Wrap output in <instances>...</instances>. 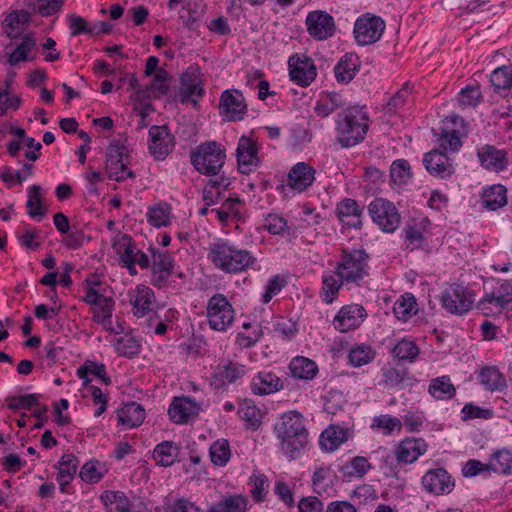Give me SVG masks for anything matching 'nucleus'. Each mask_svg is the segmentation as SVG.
I'll list each match as a JSON object with an SVG mask.
<instances>
[{
  "label": "nucleus",
  "mask_w": 512,
  "mask_h": 512,
  "mask_svg": "<svg viewBox=\"0 0 512 512\" xmlns=\"http://www.w3.org/2000/svg\"><path fill=\"white\" fill-rule=\"evenodd\" d=\"M200 409V404L191 397H175L169 406L168 415L174 423L184 424L196 416Z\"/></svg>",
  "instance_id": "5701e85b"
},
{
  "label": "nucleus",
  "mask_w": 512,
  "mask_h": 512,
  "mask_svg": "<svg viewBox=\"0 0 512 512\" xmlns=\"http://www.w3.org/2000/svg\"><path fill=\"white\" fill-rule=\"evenodd\" d=\"M490 83L498 93L509 90L512 87V66L503 65L493 70Z\"/></svg>",
  "instance_id": "37998d69"
},
{
  "label": "nucleus",
  "mask_w": 512,
  "mask_h": 512,
  "mask_svg": "<svg viewBox=\"0 0 512 512\" xmlns=\"http://www.w3.org/2000/svg\"><path fill=\"white\" fill-rule=\"evenodd\" d=\"M105 171L108 177L117 182L135 178V173L127 168L123 147L110 145L106 153Z\"/></svg>",
  "instance_id": "ddd939ff"
},
{
  "label": "nucleus",
  "mask_w": 512,
  "mask_h": 512,
  "mask_svg": "<svg viewBox=\"0 0 512 512\" xmlns=\"http://www.w3.org/2000/svg\"><path fill=\"white\" fill-rule=\"evenodd\" d=\"M30 19V12L15 10L5 17L2 22V28L9 38H16L20 35L22 27L29 23Z\"/></svg>",
  "instance_id": "f704fd0d"
},
{
  "label": "nucleus",
  "mask_w": 512,
  "mask_h": 512,
  "mask_svg": "<svg viewBox=\"0 0 512 512\" xmlns=\"http://www.w3.org/2000/svg\"><path fill=\"white\" fill-rule=\"evenodd\" d=\"M305 24L309 35L319 41L332 37L336 30L334 18L323 10L309 12Z\"/></svg>",
  "instance_id": "4468645a"
},
{
  "label": "nucleus",
  "mask_w": 512,
  "mask_h": 512,
  "mask_svg": "<svg viewBox=\"0 0 512 512\" xmlns=\"http://www.w3.org/2000/svg\"><path fill=\"white\" fill-rule=\"evenodd\" d=\"M41 187L33 184L28 188V199L26 202L27 213L31 218L41 219L45 216V209L41 202Z\"/></svg>",
  "instance_id": "de8ad7c7"
},
{
  "label": "nucleus",
  "mask_w": 512,
  "mask_h": 512,
  "mask_svg": "<svg viewBox=\"0 0 512 512\" xmlns=\"http://www.w3.org/2000/svg\"><path fill=\"white\" fill-rule=\"evenodd\" d=\"M348 439V430L339 425H330L320 436V445L327 452L335 451Z\"/></svg>",
  "instance_id": "72a5a7b5"
},
{
  "label": "nucleus",
  "mask_w": 512,
  "mask_h": 512,
  "mask_svg": "<svg viewBox=\"0 0 512 512\" xmlns=\"http://www.w3.org/2000/svg\"><path fill=\"white\" fill-rule=\"evenodd\" d=\"M251 496L255 501L262 502L267 495L268 478L264 474H253L249 478Z\"/></svg>",
  "instance_id": "0e129e2a"
},
{
  "label": "nucleus",
  "mask_w": 512,
  "mask_h": 512,
  "mask_svg": "<svg viewBox=\"0 0 512 512\" xmlns=\"http://www.w3.org/2000/svg\"><path fill=\"white\" fill-rule=\"evenodd\" d=\"M247 373L246 366L233 361H223L215 369L211 377V385L222 389L227 384H233Z\"/></svg>",
  "instance_id": "412c9836"
},
{
  "label": "nucleus",
  "mask_w": 512,
  "mask_h": 512,
  "mask_svg": "<svg viewBox=\"0 0 512 512\" xmlns=\"http://www.w3.org/2000/svg\"><path fill=\"white\" fill-rule=\"evenodd\" d=\"M345 286V282L341 277L336 275V270L331 273L324 274L322 276V289H321V298L323 302L330 304L336 298L341 289V287Z\"/></svg>",
  "instance_id": "58836bf2"
},
{
  "label": "nucleus",
  "mask_w": 512,
  "mask_h": 512,
  "mask_svg": "<svg viewBox=\"0 0 512 512\" xmlns=\"http://www.w3.org/2000/svg\"><path fill=\"white\" fill-rule=\"evenodd\" d=\"M149 151L156 160H163L173 149V138L167 126H152L149 129Z\"/></svg>",
  "instance_id": "4be33fe9"
},
{
  "label": "nucleus",
  "mask_w": 512,
  "mask_h": 512,
  "mask_svg": "<svg viewBox=\"0 0 512 512\" xmlns=\"http://www.w3.org/2000/svg\"><path fill=\"white\" fill-rule=\"evenodd\" d=\"M238 170L242 174H250L260 165L258 146L250 137L241 136L236 149Z\"/></svg>",
  "instance_id": "dca6fc26"
},
{
  "label": "nucleus",
  "mask_w": 512,
  "mask_h": 512,
  "mask_svg": "<svg viewBox=\"0 0 512 512\" xmlns=\"http://www.w3.org/2000/svg\"><path fill=\"white\" fill-rule=\"evenodd\" d=\"M220 115L228 121L242 120L247 112V105L241 91L227 89L220 96Z\"/></svg>",
  "instance_id": "f8f14e48"
},
{
  "label": "nucleus",
  "mask_w": 512,
  "mask_h": 512,
  "mask_svg": "<svg viewBox=\"0 0 512 512\" xmlns=\"http://www.w3.org/2000/svg\"><path fill=\"white\" fill-rule=\"evenodd\" d=\"M375 357V353L369 345H358L353 347L348 355L349 362L354 367H361L371 362Z\"/></svg>",
  "instance_id": "6e6d98bb"
},
{
  "label": "nucleus",
  "mask_w": 512,
  "mask_h": 512,
  "mask_svg": "<svg viewBox=\"0 0 512 512\" xmlns=\"http://www.w3.org/2000/svg\"><path fill=\"white\" fill-rule=\"evenodd\" d=\"M114 248L120 256V262L123 267L133 268L135 265L134 245L132 238L128 235L122 236L121 240L114 244Z\"/></svg>",
  "instance_id": "8fccbe9b"
},
{
  "label": "nucleus",
  "mask_w": 512,
  "mask_h": 512,
  "mask_svg": "<svg viewBox=\"0 0 512 512\" xmlns=\"http://www.w3.org/2000/svg\"><path fill=\"white\" fill-rule=\"evenodd\" d=\"M512 304V280H498L496 286L486 291L477 303V308L485 315L500 314Z\"/></svg>",
  "instance_id": "0eeeda50"
},
{
  "label": "nucleus",
  "mask_w": 512,
  "mask_h": 512,
  "mask_svg": "<svg viewBox=\"0 0 512 512\" xmlns=\"http://www.w3.org/2000/svg\"><path fill=\"white\" fill-rule=\"evenodd\" d=\"M331 478V470L327 467H320L318 468L312 476V485L313 490L318 493L322 494L327 491V488L329 486L328 481Z\"/></svg>",
  "instance_id": "338daca9"
},
{
  "label": "nucleus",
  "mask_w": 512,
  "mask_h": 512,
  "mask_svg": "<svg viewBox=\"0 0 512 512\" xmlns=\"http://www.w3.org/2000/svg\"><path fill=\"white\" fill-rule=\"evenodd\" d=\"M481 202L489 211L502 208L507 204V189L501 184L489 186L483 190Z\"/></svg>",
  "instance_id": "473e14b6"
},
{
  "label": "nucleus",
  "mask_w": 512,
  "mask_h": 512,
  "mask_svg": "<svg viewBox=\"0 0 512 512\" xmlns=\"http://www.w3.org/2000/svg\"><path fill=\"white\" fill-rule=\"evenodd\" d=\"M35 46L36 42L31 36H24L21 43L10 54L9 63L16 65L22 61L28 60V52L33 50Z\"/></svg>",
  "instance_id": "052dcab7"
},
{
  "label": "nucleus",
  "mask_w": 512,
  "mask_h": 512,
  "mask_svg": "<svg viewBox=\"0 0 512 512\" xmlns=\"http://www.w3.org/2000/svg\"><path fill=\"white\" fill-rule=\"evenodd\" d=\"M39 394H26L20 396H9L6 398L9 409L17 411L20 409H32L39 406Z\"/></svg>",
  "instance_id": "680f3d73"
},
{
  "label": "nucleus",
  "mask_w": 512,
  "mask_h": 512,
  "mask_svg": "<svg viewBox=\"0 0 512 512\" xmlns=\"http://www.w3.org/2000/svg\"><path fill=\"white\" fill-rule=\"evenodd\" d=\"M129 302L133 307V314L140 318L147 315L151 310L154 301V292L145 285H138L136 289L129 293Z\"/></svg>",
  "instance_id": "c756f323"
},
{
  "label": "nucleus",
  "mask_w": 512,
  "mask_h": 512,
  "mask_svg": "<svg viewBox=\"0 0 512 512\" xmlns=\"http://www.w3.org/2000/svg\"><path fill=\"white\" fill-rule=\"evenodd\" d=\"M141 345L132 335L125 334L120 337L115 344V351L125 357H132L139 354Z\"/></svg>",
  "instance_id": "13d9d810"
},
{
  "label": "nucleus",
  "mask_w": 512,
  "mask_h": 512,
  "mask_svg": "<svg viewBox=\"0 0 512 512\" xmlns=\"http://www.w3.org/2000/svg\"><path fill=\"white\" fill-rule=\"evenodd\" d=\"M361 67L360 58L356 53H345L334 67V76L338 83H350Z\"/></svg>",
  "instance_id": "bb28decb"
},
{
  "label": "nucleus",
  "mask_w": 512,
  "mask_h": 512,
  "mask_svg": "<svg viewBox=\"0 0 512 512\" xmlns=\"http://www.w3.org/2000/svg\"><path fill=\"white\" fill-rule=\"evenodd\" d=\"M264 228L273 235H282L287 230V221L277 214H268L264 220Z\"/></svg>",
  "instance_id": "774afa93"
},
{
  "label": "nucleus",
  "mask_w": 512,
  "mask_h": 512,
  "mask_svg": "<svg viewBox=\"0 0 512 512\" xmlns=\"http://www.w3.org/2000/svg\"><path fill=\"white\" fill-rule=\"evenodd\" d=\"M370 117L364 106L353 105L343 109L335 119V143L341 148H351L367 136Z\"/></svg>",
  "instance_id": "f03ea898"
},
{
  "label": "nucleus",
  "mask_w": 512,
  "mask_h": 512,
  "mask_svg": "<svg viewBox=\"0 0 512 512\" xmlns=\"http://www.w3.org/2000/svg\"><path fill=\"white\" fill-rule=\"evenodd\" d=\"M179 454V447L173 441H163L156 445L153 451V458L163 466L169 467L175 463Z\"/></svg>",
  "instance_id": "ea45409f"
},
{
  "label": "nucleus",
  "mask_w": 512,
  "mask_h": 512,
  "mask_svg": "<svg viewBox=\"0 0 512 512\" xmlns=\"http://www.w3.org/2000/svg\"><path fill=\"white\" fill-rule=\"evenodd\" d=\"M461 146L462 141L457 130H452L450 132L445 131L439 137V147L441 148L440 151L442 152H456Z\"/></svg>",
  "instance_id": "69168bd1"
},
{
  "label": "nucleus",
  "mask_w": 512,
  "mask_h": 512,
  "mask_svg": "<svg viewBox=\"0 0 512 512\" xmlns=\"http://www.w3.org/2000/svg\"><path fill=\"white\" fill-rule=\"evenodd\" d=\"M421 484L426 492L435 495L449 494L455 486L452 476L444 468L428 470L422 476Z\"/></svg>",
  "instance_id": "f3484780"
},
{
  "label": "nucleus",
  "mask_w": 512,
  "mask_h": 512,
  "mask_svg": "<svg viewBox=\"0 0 512 512\" xmlns=\"http://www.w3.org/2000/svg\"><path fill=\"white\" fill-rule=\"evenodd\" d=\"M231 456L230 446L227 440L215 441L210 447L211 461L217 466H225Z\"/></svg>",
  "instance_id": "4d7b16f0"
},
{
  "label": "nucleus",
  "mask_w": 512,
  "mask_h": 512,
  "mask_svg": "<svg viewBox=\"0 0 512 512\" xmlns=\"http://www.w3.org/2000/svg\"><path fill=\"white\" fill-rule=\"evenodd\" d=\"M239 417L246 423L247 427L254 430L261 425V411L251 401H244L238 408Z\"/></svg>",
  "instance_id": "3c124183"
},
{
  "label": "nucleus",
  "mask_w": 512,
  "mask_h": 512,
  "mask_svg": "<svg viewBox=\"0 0 512 512\" xmlns=\"http://www.w3.org/2000/svg\"><path fill=\"white\" fill-rule=\"evenodd\" d=\"M103 465L99 461H88L80 470V478L87 483H98L104 476Z\"/></svg>",
  "instance_id": "bf43d9fd"
},
{
  "label": "nucleus",
  "mask_w": 512,
  "mask_h": 512,
  "mask_svg": "<svg viewBox=\"0 0 512 512\" xmlns=\"http://www.w3.org/2000/svg\"><path fill=\"white\" fill-rule=\"evenodd\" d=\"M369 254L362 248H343L335 267L336 275L341 277L345 286L360 287L369 275Z\"/></svg>",
  "instance_id": "20e7f679"
},
{
  "label": "nucleus",
  "mask_w": 512,
  "mask_h": 512,
  "mask_svg": "<svg viewBox=\"0 0 512 512\" xmlns=\"http://www.w3.org/2000/svg\"><path fill=\"white\" fill-rule=\"evenodd\" d=\"M423 164L430 175L439 179H447L455 173L452 160L439 149L425 153Z\"/></svg>",
  "instance_id": "aec40b11"
},
{
  "label": "nucleus",
  "mask_w": 512,
  "mask_h": 512,
  "mask_svg": "<svg viewBox=\"0 0 512 512\" xmlns=\"http://www.w3.org/2000/svg\"><path fill=\"white\" fill-rule=\"evenodd\" d=\"M475 296L473 290L461 284L453 283L442 292L440 301L447 312L462 316L472 309Z\"/></svg>",
  "instance_id": "6e6552de"
},
{
  "label": "nucleus",
  "mask_w": 512,
  "mask_h": 512,
  "mask_svg": "<svg viewBox=\"0 0 512 512\" xmlns=\"http://www.w3.org/2000/svg\"><path fill=\"white\" fill-rule=\"evenodd\" d=\"M488 468L497 474H512V451L507 448L496 450L491 455Z\"/></svg>",
  "instance_id": "a19ab883"
},
{
  "label": "nucleus",
  "mask_w": 512,
  "mask_h": 512,
  "mask_svg": "<svg viewBox=\"0 0 512 512\" xmlns=\"http://www.w3.org/2000/svg\"><path fill=\"white\" fill-rule=\"evenodd\" d=\"M366 316V310L362 305H345L335 315L333 325L340 332H348L358 328Z\"/></svg>",
  "instance_id": "6ab92c4d"
},
{
  "label": "nucleus",
  "mask_w": 512,
  "mask_h": 512,
  "mask_svg": "<svg viewBox=\"0 0 512 512\" xmlns=\"http://www.w3.org/2000/svg\"><path fill=\"white\" fill-rule=\"evenodd\" d=\"M79 461L73 454H64L58 462L57 481L62 485H68L74 478Z\"/></svg>",
  "instance_id": "79ce46f5"
},
{
  "label": "nucleus",
  "mask_w": 512,
  "mask_h": 512,
  "mask_svg": "<svg viewBox=\"0 0 512 512\" xmlns=\"http://www.w3.org/2000/svg\"><path fill=\"white\" fill-rule=\"evenodd\" d=\"M226 159L225 149L216 141H206L190 152V161L199 173L215 176L222 169Z\"/></svg>",
  "instance_id": "39448f33"
},
{
  "label": "nucleus",
  "mask_w": 512,
  "mask_h": 512,
  "mask_svg": "<svg viewBox=\"0 0 512 512\" xmlns=\"http://www.w3.org/2000/svg\"><path fill=\"white\" fill-rule=\"evenodd\" d=\"M384 30L385 22L381 17L365 14L357 18L353 32L356 42L365 46L377 42Z\"/></svg>",
  "instance_id": "9b49d317"
},
{
  "label": "nucleus",
  "mask_w": 512,
  "mask_h": 512,
  "mask_svg": "<svg viewBox=\"0 0 512 512\" xmlns=\"http://www.w3.org/2000/svg\"><path fill=\"white\" fill-rule=\"evenodd\" d=\"M372 221L386 233L394 232L400 225L401 218L395 205L383 198H376L368 205Z\"/></svg>",
  "instance_id": "1a4fd4ad"
},
{
  "label": "nucleus",
  "mask_w": 512,
  "mask_h": 512,
  "mask_svg": "<svg viewBox=\"0 0 512 512\" xmlns=\"http://www.w3.org/2000/svg\"><path fill=\"white\" fill-rule=\"evenodd\" d=\"M146 217L153 227H166L171 223V206L164 201L158 202L148 208Z\"/></svg>",
  "instance_id": "4c0bfd02"
},
{
  "label": "nucleus",
  "mask_w": 512,
  "mask_h": 512,
  "mask_svg": "<svg viewBox=\"0 0 512 512\" xmlns=\"http://www.w3.org/2000/svg\"><path fill=\"white\" fill-rule=\"evenodd\" d=\"M273 430L283 454L289 460L299 458L308 444L309 436L303 415L297 411L286 412L275 422Z\"/></svg>",
  "instance_id": "f257e3e1"
},
{
  "label": "nucleus",
  "mask_w": 512,
  "mask_h": 512,
  "mask_svg": "<svg viewBox=\"0 0 512 512\" xmlns=\"http://www.w3.org/2000/svg\"><path fill=\"white\" fill-rule=\"evenodd\" d=\"M315 169L305 162H298L288 173L287 184L290 188L302 192L315 180Z\"/></svg>",
  "instance_id": "cd10ccee"
},
{
  "label": "nucleus",
  "mask_w": 512,
  "mask_h": 512,
  "mask_svg": "<svg viewBox=\"0 0 512 512\" xmlns=\"http://www.w3.org/2000/svg\"><path fill=\"white\" fill-rule=\"evenodd\" d=\"M339 221L349 229L361 230L363 227L364 207L352 198H344L336 205Z\"/></svg>",
  "instance_id": "a211bd4d"
},
{
  "label": "nucleus",
  "mask_w": 512,
  "mask_h": 512,
  "mask_svg": "<svg viewBox=\"0 0 512 512\" xmlns=\"http://www.w3.org/2000/svg\"><path fill=\"white\" fill-rule=\"evenodd\" d=\"M416 299L411 293L402 295L394 304L393 312L397 319L407 321L417 311Z\"/></svg>",
  "instance_id": "09e8293b"
},
{
  "label": "nucleus",
  "mask_w": 512,
  "mask_h": 512,
  "mask_svg": "<svg viewBox=\"0 0 512 512\" xmlns=\"http://www.w3.org/2000/svg\"><path fill=\"white\" fill-rule=\"evenodd\" d=\"M149 251L153 263L151 283L161 288L165 286L168 278L172 274L173 260L169 254L160 252L156 248L151 247Z\"/></svg>",
  "instance_id": "b1692460"
},
{
  "label": "nucleus",
  "mask_w": 512,
  "mask_h": 512,
  "mask_svg": "<svg viewBox=\"0 0 512 512\" xmlns=\"http://www.w3.org/2000/svg\"><path fill=\"white\" fill-rule=\"evenodd\" d=\"M403 424L401 419L390 414H382L372 419L371 428L382 432L383 435H391L394 431L400 432Z\"/></svg>",
  "instance_id": "49530a36"
},
{
  "label": "nucleus",
  "mask_w": 512,
  "mask_h": 512,
  "mask_svg": "<svg viewBox=\"0 0 512 512\" xmlns=\"http://www.w3.org/2000/svg\"><path fill=\"white\" fill-rule=\"evenodd\" d=\"M419 347L414 341L400 340L393 349L394 356L401 361L414 362L419 355Z\"/></svg>",
  "instance_id": "864d4df0"
},
{
  "label": "nucleus",
  "mask_w": 512,
  "mask_h": 512,
  "mask_svg": "<svg viewBox=\"0 0 512 512\" xmlns=\"http://www.w3.org/2000/svg\"><path fill=\"white\" fill-rule=\"evenodd\" d=\"M209 259L217 269L226 273L243 272L256 263V258L249 250L239 248L227 241L213 244Z\"/></svg>",
  "instance_id": "7ed1b4c3"
},
{
  "label": "nucleus",
  "mask_w": 512,
  "mask_h": 512,
  "mask_svg": "<svg viewBox=\"0 0 512 512\" xmlns=\"http://www.w3.org/2000/svg\"><path fill=\"white\" fill-rule=\"evenodd\" d=\"M205 89L198 68L189 67L179 77V101L182 104L191 103L197 106L204 96Z\"/></svg>",
  "instance_id": "9d476101"
},
{
  "label": "nucleus",
  "mask_w": 512,
  "mask_h": 512,
  "mask_svg": "<svg viewBox=\"0 0 512 512\" xmlns=\"http://www.w3.org/2000/svg\"><path fill=\"white\" fill-rule=\"evenodd\" d=\"M428 445L422 438H406L400 441L394 453L399 463L412 464L424 455Z\"/></svg>",
  "instance_id": "a878e982"
},
{
  "label": "nucleus",
  "mask_w": 512,
  "mask_h": 512,
  "mask_svg": "<svg viewBox=\"0 0 512 512\" xmlns=\"http://www.w3.org/2000/svg\"><path fill=\"white\" fill-rule=\"evenodd\" d=\"M406 248L414 250L423 246L425 243L424 227L419 223L407 224L403 231Z\"/></svg>",
  "instance_id": "a18cd8bd"
},
{
  "label": "nucleus",
  "mask_w": 512,
  "mask_h": 512,
  "mask_svg": "<svg viewBox=\"0 0 512 512\" xmlns=\"http://www.w3.org/2000/svg\"><path fill=\"white\" fill-rule=\"evenodd\" d=\"M145 419V410L137 402H128L117 409L118 423L126 429H132L140 426Z\"/></svg>",
  "instance_id": "7c9ffc66"
},
{
  "label": "nucleus",
  "mask_w": 512,
  "mask_h": 512,
  "mask_svg": "<svg viewBox=\"0 0 512 512\" xmlns=\"http://www.w3.org/2000/svg\"><path fill=\"white\" fill-rule=\"evenodd\" d=\"M370 468L371 465L366 457L356 456L344 464L341 468V471L345 476L361 478L368 472Z\"/></svg>",
  "instance_id": "5fc2aeb1"
},
{
  "label": "nucleus",
  "mask_w": 512,
  "mask_h": 512,
  "mask_svg": "<svg viewBox=\"0 0 512 512\" xmlns=\"http://www.w3.org/2000/svg\"><path fill=\"white\" fill-rule=\"evenodd\" d=\"M290 79L302 87L309 86L317 76V68L312 58L293 55L288 60Z\"/></svg>",
  "instance_id": "2eb2a0df"
},
{
  "label": "nucleus",
  "mask_w": 512,
  "mask_h": 512,
  "mask_svg": "<svg viewBox=\"0 0 512 512\" xmlns=\"http://www.w3.org/2000/svg\"><path fill=\"white\" fill-rule=\"evenodd\" d=\"M250 387L253 394L263 396L281 390L283 381L273 372L264 370L252 378Z\"/></svg>",
  "instance_id": "c85d7f7f"
},
{
  "label": "nucleus",
  "mask_w": 512,
  "mask_h": 512,
  "mask_svg": "<svg viewBox=\"0 0 512 512\" xmlns=\"http://www.w3.org/2000/svg\"><path fill=\"white\" fill-rule=\"evenodd\" d=\"M113 308L114 301L112 298L110 300H104V302L98 306L91 307L93 321L102 324L104 327H106L107 324H111Z\"/></svg>",
  "instance_id": "e2e57ef3"
},
{
  "label": "nucleus",
  "mask_w": 512,
  "mask_h": 512,
  "mask_svg": "<svg viewBox=\"0 0 512 512\" xmlns=\"http://www.w3.org/2000/svg\"><path fill=\"white\" fill-rule=\"evenodd\" d=\"M483 168L492 172H502L508 168V154L504 149H497L492 145H485L477 152Z\"/></svg>",
  "instance_id": "393cba45"
},
{
  "label": "nucleus",
  "mask_w": 512,
  "mask_h": 512,
  "mask_svg": "<svg viewBox=\"0 0 512 512\" xmlns=\"http://www.w3.org/2000/svg\"><path fill=\"white\" fill-rule=\"evenodd\" d=\"M479 383L488 391H502L507 387L504 375L495 366H485L478 374Z\"/></svg>",
  "instance_id": "2f4dec72"
},
{
  "label": "nucleus",
  "mask_w": 512,
  "mask_h": 512,
  "mask_svg": "<svg viewBox=\"0 0 512 512\" xmlns=\"http://www.w3.org/2000/svg\"><path fill=\"white\" fill-rule=\"evenodd\" d=\"M207 321L214 331L225 332L233 324L235 310L224 294H214L206 306Z\"/></svg>",
  "instance_id": "423d86ee"
},
{
  "label": "nucleus",
  "mask_w": 512,
  "mask_h": 512,
  "mask_svg": "<svg viewBox=\"0 0 512 512\" xmlns=\"http://www.w3.org/2000/svg\"><path fill=\"white\" fill-rule=\"evenodd\" d=\"M247 499L242 495H230L214 504L208 512H246Z\"/></svg>",
  "instance_id": "c03bdc74"
},
{
  "label": "nucleus",
  "mask_w": 512,
  "mask_h": 512,
  "mask_svg": "<svg viewBox=\"0 0 512 512\" xmlns=\"http://www.w3.org/2000/svg\"><path fill=\"white\" fill-rule=\"evenodd\" d=\"M391 180L398 185L407 184L412 178L411 166L405 159H397L390 166Z\"/></svg>",
  "instance_id": "603ef678"
},
{
  "label": "nucleus",
  "mask_w": 512,
  "mask_h": 512,
  "mask_svg": "<svg viewBox=\"0 0 512 512\" xmlns=\"http://www.w3.org/2000/svg\"><path fill=\"white\" fill-rule=\"evenodd\" d=\"M289 370L294 378L312 380L318 373L316 363L306 357H294L289 363Z\"/></svg>",
  "instance_id": "c9c22d12"
},
{
  "label": "nucleus",
  "mask_w": 512,
  "mask_h": 512,
  "mask_svg": "<svg viewBox=\"0 0 512 512\" xmlns=\"http://www.w3.org/2000/svg\"><path fill=\"white\" fill-rule=\"evenodd\" d=\"M428 392L436 400H450L455 397L456 388L450 377L444 375L430 381Z\"/></svg>",
  "instance_id": "e433bc0d"
}]
</instances>
